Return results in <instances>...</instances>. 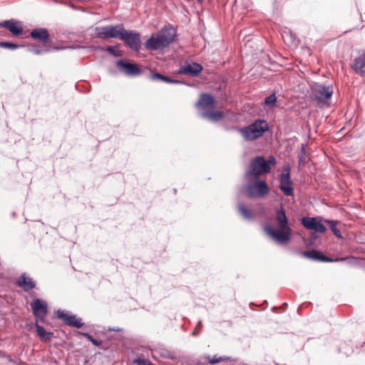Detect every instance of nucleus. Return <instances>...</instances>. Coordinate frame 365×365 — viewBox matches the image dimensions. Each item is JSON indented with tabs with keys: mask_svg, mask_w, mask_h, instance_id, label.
I'll use <instances>...</instances> for the list:
<instances>
[{
	"mask_svg": "<svg viewBox=\"0 0 365 365\" xmlns=\"http://www.w3.org/2000/svg\"><path fill=\"white\" fill-rule=\"evenodd\" d=\"M0 47L11 50H14L20 47V45H18L16 43L6 42V41H1L0 42Z\"/></svg>",
	"mask_w": 365,
	"mask_h": 365,
	"instance_id": "27",
	"label": "nucleus"
},
{
	"mask_svg": "<svg viewBox=\"0 0 365 365\" xmlns=\"http://www.w3.org/2000/svg\"><path fill=\"white\" fill-rule=\"evenodd\" d=\"M207 359L208 360V362L212 364H217L223 360L222 357H217L216 356H207Z\"/></svg>",
	"mask_w": 365,
	"mask_h": 365,
	"instance_id": "31",
	"label": "nucleus"
},
{
	"mask_svg": "<svg viewBox=\"0 0 365 365\" xmlns=\"http://www.w3.org/2000/svg\"><path fill=\"white\" fill-rule=\"evenodd\" d=\"M276 101H277V98H276L275 95L272 94L265 98L264 103L267 106L273 107V106H274Z\"/></svg>",
	"mask_w": 365,
	"mask_h": 365,
	"instance_id": "28",
	"label": "nucleus"
},
{
	"mask_svg": "<svg viewBox=\"0 0 365 365\" xmlns=\"http://www.w3.org/2000/svg\"><path fill=\"white\" fill-rule=\"evenodd\" d=\"M302 255L307 258H309L313 260L321 261V262H331L332 260L323 255L322 252L316 250H312L309 251H305L302 253Z\"/></svg>",
	"mask_w": 365,
	"mask_h": 365,
	"instance_id": "18",
	"label": "nucleus"
},
{
	"mask_svg": "<svg viewBox=\"0 0 365 365\" xmlns=\"http://www.w3.org/2000/svg\"><path fill=\"white\" fill-rule=\"evenodd\" d=\"M36 330L38 336L41 341H48L51 339L53 334L50 331H46L44 328L36 322Z\"/></svg>",
	"mask_w": 365,
	"mask_h": 365,
	"instance_id": "20",
	"label": "nucleus"
},
{
	"mask_svg": "<svg viewBox=\"0 0 365 365\" xmlns=\"http://www.w3.org/2000/svg\"><path fill=\"white\" fill-rule=\"evenodd\" d=\"M324 222L329 225L331 230L336 237L339 239L342 238L341 231L336 227V225L338 223L337 221L324 220Z\"/></svg>",
	"mask_w": 365,
	"mask_h": 365,
	"instance_id": "25",
	"label": "nucleus"
},
{
	"mask_svg": "<svg viewBox=\"0 0 365 365\" xmlns=\"http://www.w3.org/2000/svg\"><path fill=\"white\" fill-rule=\"evenodd\" d=\"M353 67L357 74L365 77V56L356 58Z\"/></svg>",
	"mask_w": 365,
	"mask_h": 365,
	"instance_id": "19",
	"label": "nucleus"
},
{
	"mask_svg": "<svg viewBox=\"0 0 365 365\" xmlns=\"http://www.w3.org/2000/svg\"><path fill=\"white\" fill-rule=\"evenodd\" d=\"M267 130L268 125L265 120H257L250 125L241 128L240 133L245 140L252 141L262 136Z\"/></svg>",
	"mask_w": 365,
	"mask_h": 365,
	"instance_id": "5",
	"label": "nucleus"
},
{
	"mask_svg": "<svg viewBox=\"0 0 365 365\" xmlns=\"http://www.w3.org/2000/svg\"><path fill=\"white\" fill-rule=\"evenodd\" d=\"M202 116L213 122H217L224 118V113L220 110H211L205 112Z\"/></svg>",
	"mask_w": 365,
	"mask_h": 365,
	"instance_id": "21",
	"label": "nucleus"
},
{
	"mask_svg": "<svg viewBox=\"0 0 365 365\" xmlns=\"http://www.w3.org/2000/svg\"><path fill=\"white\" fill-rule=\"evenodd\" d=\"M279 188L286 196H292L294 194L292 182L290 179L289 169H284L279 177Z\"/></svg>",
	"mask_w": 365,
	"mask_h": 365,
	"instance_id": "9",
	"label": "nucleus"
},
{
	"mask_svg": "<svg viewBox=\"0 0 365 365\" xmlns=\"http://www.w3.org/2000/svg\"><path fill=\"white\" fill-rule=\"evenodd\" d=\"M34 52L36 54H40L41 53V51L40 50H35Z\"/></svg>",
	"mask_w": 365,
	"mask_h": 365,
	"instance_id": "33",
	"label": "nucleus"
},
{
	"mask_svg": "<svg viewBox=\"0 0 365 365\" xmlns=\"http://www.w3.org/2000/svg\"><path fill=\"white\" fill-rule=\"evenodd\" d=\"M202 70V66L199 64L194 63L192 64H187L180 68L178 73V74H186L192 76H197Z\"/></svg>",
	"mask_w": 365,
	"mask_h": 365,
	"instance_id": "16",
	"label": "nucleus"
},
{
	"mask_svg": "<svg viewBox=\"0 0 365 365\" xmlns=\"http://www.w3.org/2000/svg\"><path fill=\"white\" fill-rule=\"evenodd\" d=\"M110 26L103 27H96L95 29V34L97 38L107 39L111 38Z\"/></svg>",
	"mask_w": 365,
	"mask_h": 365,
	"instance_id": "22",
	"label": "nucleus"
},
{
	"mask_svg": "<svg viewBox=\"0 0 365 365\" xmlns=\"http://www.w3.org/2000/svg\"><path fill=\"white\" fill-rule=\"evenodd\" d=\"M267 163H269V165H276V160L274 156L271 155L269 157L268 160H266Z\"/></svg>",
	"mask_w": 365,
	"mask_h": 365,
	"instance_id": "32",
	"label": "nucleus"
},
{
	"mask_svg": "<svg viewBox=\"0 0 365 365\" xmlns=\"http://www.w3.org/2000/svg\"><path fill=\"white\" fill-rule=\"evenodd\" d=\"M111 38H115L121 40V38L125 31V29L123 24H117L115 26H110Z\"/></svg>",
	"mask_w": 365,
	"mask_h": 365,
	"instance_id": "23",
	"label": "nucleus"
},
{
	"mask_svg": "<svg viewBox=\"0 0 365 365\" xmlns=\"http://www.w3.org/2000/svg\"><path fill=\"white\" fill-rule=\"evenodd\" d=\"M17 285L23 288L24 291L29 292L35 288L36 283L26 274H22L18 279Z\"/></svg>",
	"mask_w": 365,
	"mask_h": 365,
	"instance_id": "17",
	"label": "nucleus"
},
{
	"mask_svg": "<svg viewBox=\"0 0 365 365\" xmlns=\"http://www.w3.org/2000/svg\"><path fill=\"white\" fill-rule=\"evenodd\" d=\"M118 68L125 74L130 76H136L141 73L140 69L135 63L125 62L122 60L117 61Z\"/></svg>",
	"mask_w": 365,
	"mask_h": 365,
	"instance_id": "12",
	"label": "nucleus"
},
{
	"mask_svg": "<svg viewBox=\"0 0 365 365\" xmlns=\"http://www.w3.org/2000/svg\"><path fill=\"white\" fill-rule=\"evenodd\" d=\"M269 188L262 180H256L247 186V195L250 197H263L268 194Z\"/></svg>",
	"mask_w": 365,
	"mask_h": 365,
	"instance_id": "6",
	"label": "nucleus"
},
{
	"mask_svg": "<svg viewBox=\"0 0 365 365\" xmlns=\"http://www.w3.org/2000/svg\"><path fill=\"white\" fill-rule=\"evenodd\" d=\"M8 358H9V361L10 362H11V361H12V359H11V357H10V356H8Z\"/></svg>",
	"mask_w": 365,
	"mask_h": 365,
	"instance_id": "34",
	"label": "nucleus"
},
{
	"mask_svg": "<svg viewBox=\"0 0 365 365\" xmlns=\"http://www.w3.org/2000/svg\"><path fill=\"white\" fill-rule=\"evenodd\" d=\"M215 99L210 94L202 93L200 95L197 106L201 110H210L215 107Z\"/></svg>",
	"mask_w": 365,
	"mask_h": 365,
	"instance_id": "15",
	"label": "nucleus"
},
{
	"mask_svg": "<svg viewBox=\"0 0 365 365\" xmlns=\"http://www.w3.org/2000/svg\"><path fill=\"white\" fill-rule=\"evenodd\" d=\"M333 95L332 86H325L315 83L311 87L310 97L312 101L316 102L317 106H329L331 98Z\"/></svg>",
	"mask_w": 365,
	"mask_h": 365,
	"instance_id": "3",
	"label": "nucleus"
},
{
	"mask_svg": "<svg viewBox=\"0 0 365 365\" xmlns=\"http://www.w3.org/2000/svg\"><path fill=\"white\" fill-rule=\"evenodd\" d=\"M107 51L112 55H113L114 56H122V52L120 50H118V49H115L114 47L113 46H108L107 47Z\"/></svg>",
	"mask_w": 365,
	"mask_h": 365,
	"instance_id": "30",
	"label": "nucleus"
},
{
	"mask_svg": "<svg viewBox=\"0 0 365 365\" xmlns=\"http://www.w3.org/2000/svg\"><path fill=\"white\" fill-rule=\"evenodd\" d=\"M57 317L66 324L73 327L81 328L83 325V323L81 322V319L76 317V315L69 314L66 311L58 310L57 312Z\"/></svg>",
	"mask_w": 365,
	"mask_h": 365,
	"instance_id": "11",
	"label": "nucleus"
},
{
	"mask_svg": "<svg viewBox=\"0 0 365 365\" xmlns=\"http://www.w3.org/2000/svg\"><path fill=\"white\" fill-rule=\"evenodd\" d=\"M81 334L86 338H87L93 345L96 346H99L102 344L101 341H98L95 339L91 335H90L88 333H82Z\"/></svg>",
	"mask_w": 365,
	"mask_h": 365,
	"instance_id": "29",
	"label": "nucleus"
},
{
	"mask_svg": "<svg viewBox=\"0 0 365 365\" xmlns=\"http://www.w3.org/2000/svg\"><path fill=\"white\" fill-rule=\"evenodd\" d=\"M31 307L34 315L37 319L36 322L38 320L43 322L47 314V304L39 299H36L31 303Z\"/></svg>",
	"mask_w": 365,
	"mask_h": 365,
	"instance_id": "10",
	"label": "nucleus"
},
{
	"mask_svg": "<svg viewBox=\"0 0 365 365\" xmlns=\"http://www.w3.org/2000/svg\"><path fill=\"white\" fill-rule=\"evenodd\" d=\"M121 40L135 51H138L140 48V34L136 31L125 30Z\"/></svg>",
	"mask_w": 365,
	"mask_h": 365,
	"instance_id": "8",
	"label": "nucleus"
},
{
	"mask_svg": "<svg viewBox=\"0 0 365 365\" xmlns=\"http://www.w3.org/2000/svg\"><path fill=\"white\" fill-rule=\"evenodd\" d=\"M30 37L43 45H46L49 41L50 35L46 29L36 28L30 32Z\"/></svg>",
	"mask_w": 365,
	"mask_h": 365,
	"instance_id": "14",
	"label": "nucleus"
},
{
	"mask_svg": "<svg viewBox=\"0 0 365 365\" xmlns=\"http://www.w3.org/2000/svg\"><path fill=\"white\" fill-rule=\"evenodd\" d=\"M322 217H304L301 219V223L307 230H314L319 233H324L327 228L322 224Z\"/></svg>",
	"mask_w": 365,
	"mask_h": 365,
	"instance_id": "7",
	"label": "nucleus"
},
{
	"mask_svg": "<svg viewBox=\"0 0 365 365\" xmlns=\"http://www.w3.org/2000/svg\"><path fill=\"white\" fill-rule=\"evenodd\" d=\"M271 170L269 163L262 156L254 158L250 163L249 168L246 173V177L249 180H255L259 178L264 173H268Z\"/></svg>",
	"mask_w": 365,
	"mask_h": 365,
	"instance_id": "4",
	"label": "nucleus"
},
{
	"mask_svg": "<svg viewBox=\"0 0 365 365\" xmlns=\"http://www.w3.org/2000/svg\"><path fill=\"white\" fill-rule=\"evenodd\" d=\"M175 31L173 29L163 30L160 34L152 35L145 43L147 49L158 50L167 47L174 40Z\"/></svg>",
	"mask_w": 365,
	"mask_h": 365,
	"instance_id": "2",
	"label": "nucleus"
},
{
	"mask_svg": "<svg viewBox=\"0 0 365 365\" xmlns=\"http://www.w3.org/2000/svg\"><path fill=\"white\" fill-rule=\"evenodd\" d=\"M150 78L153 81H164L166 83H178V81L172 80L170 78L163 76L162 74L158 73H152V75L150 76Z\"/></svg>",
	"mask_w": 365,
	"mask_h": 365,
	"instance_id": "26",
	"label": "nucleus"
},
{
	"mask_svg": "<svg viewBox=\"0 0 365 365\" xmlns=\"http://www.w3.org/2000/svg\"><path fill=\"white\" fill-rule=\"evenodd\" d=\"M0 28L9 30L13 36H20L23 34V26L20 21L14 19L6 20L0 23Z\"/></svg>",
	"mask_w": 365,
	"mask_h": 365,
	"instance_id": "13",
	"label": "nucleus"
},
{
	"mask_svg": "<svg viewBox=\"0 0 365 365\" xmlns=\"http://www.w3.org/2000/svg\"><path fill=\"white\" fill-rule=\"evenodd\" d=\"M237 210L239 213L246 220H252L253 218V212L252 210L247 209L243 204L239 203L237 205Z\"/></svg>",
	"mask_w": 365,
	"mask_h": 365,
	"instance_id": "24",
	"label": "nucleus"
},
{
	"mask_svg": "<svg viewBox=\"0 0 365 365\" xmlns=\"http://www.w3.org/2000/svg\"><path fill=\"white\" fill-rule=\"evenodd\" d=\"M275 221L277 230H274L270 225H267L264 227V232L276 242L280 244L287 243L291 237L292 229L285 210L282 206L276 212Z\"/></svg>",
	"mask_w": 365,
	"mask_h": 365,
	"instance_id": "1",
	"label": "nucleus"
}]
</instances>
